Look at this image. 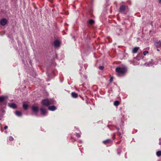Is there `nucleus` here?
<instances>
[{"label":"nucleus","mask_w":161,"mask_h":161,"mask_svg":"<svg viewBox=\"0 0 161 161\" xmlns=\"http://www.w3.org/2000/svg\"><path fill=\"white\" fill-rule=\"evenodd\" d=\"M126 71V69L125 67H118L116 68L115 69L117 75L119 77L124 75Z\"/></svg>","instance_id":"f257e3e1"},{"label":"nucleus","mask_w":161,"mask_h":161,"mask_svg":"<svg viewBox=\"0 0 161 161\" xmlns=\"http://www.w3.org/2000/svg\"><path fill=\"white\" fill-rule=\"evenodd\" d=\"M54 101L51 99H45L42 100V104L44 106H48L51 104L54 103Z\"/></svg>","instance_id":"f03ea898"},{"label":"nucleus","mask_w":161,"mask_h":161,"mask_svg":"<svg viewBox=\"0 0 161 161\" xmlns=\"http://www.w3.org/2000/svg\"><path fill=\"white\" fill-rule=\"evenodd\" d=\"M41 114L43 116H45L47 115V110L45 108H40Z\"/></svg>","instance_id":"7ed1b4c3"},{"label":"nucleus","mask_w":161,"mask_h":161,"mask_svg":"<svg viewBox=\"0 0 161 161\" xmlns=\"http://www.w3.org/2000/svg\"><path fill=\"white\" fill-rule=\"evenodd\" d=\"M8 22L7 19L5 18L2 19L0 21V24L3 26L5 25Z\"/></svg>","instance_id":"20e7f679"},{"label":"nucleus","mask_w":161,"mask_h":161,"mask_svg":"<svg viewBox=\"0 0 161 161\" xmlns=\"http://www.w3.org/2000/svg\"><path fill=\"white\" fill-rule=\"evenodd\" d=\"M126 8V6L124 5L121 6L119 8V11L121 13H123Z\"/></svg>","instance_id":"39448f33"},{"label":"nucleus","mask_w":161,"mask_h":161,"mask_svg":"<svg viewBox=\"0 0 161 161\" xmlns=\"http://www.w3.org/2000/svg\"><path fill=\"white\" fill-rule=\"evenodd\" d=\"M53 45L55 47H59L60 45V43L58 40H56L53 42Z\"/></svg>","instance_id":"423d86ee"},{"label":"nucleus","mask_w":161,"mask_h":161,"mask_svg":"<svg viewBox=\"0 0 161 161\" xmlns=\"http://www.w3.org/2000/svg\"><path fill=\"white\" fill-rule=\"evenodd\" d=\"M56 109V107L54 106H49L48 107V110L52 111H55Z\"/></svg>","instance_id":"0eeeda50"},{"label":"nucleus","mask_w":161,"mask_h":161,"mask_svg":"<svg viewBox=\"0 0 161 161\" xmlns=\"http://www.w3.org/2000/svg\"><path fill=\"white\" fill-rule=\"evenodd\" d=\"M7 98L6 96H3L0 97V103L3 102Z\"/></svg>","instance_id":"6e6552de"},{"label":"nucleus","mask_w":161,"mask_h":161,"mask_svg":"<svg viewBox=\"0 0 161 161\" xmlns=\"http://www.w3.org/2000/svg\"><path fill=\"white\" fill-rule=\"evenodd\" d=\"M32 111L35 112H37L38 110V107L33 106L32 108Z\"/></svg>","instance_id":"1a4fd4ad"},{"label":"nucleus","mask_w":161,"mask_h":161,"mask_svg":"<svg viewBox=\"0 0 161 161\" xmlns=\"http://www.w3.org/2000/svg\"><path fill=\"white\" fill-rule=\"evenodd\" d=\"M71 95L72 97L74 98H76L78 96V94L75 92H72L71 93Z\"/></svg>","instance_id":"9d476101"},{"label":"nucleus","mask_w":161,"mask_h":161,"mask_svg":"<svg viewBox=\"0 0 161 161\" xmlns=\"http://www.w3.org/2000/svg\"><path fill=\"white\" fill-rule=\"evenodd\" d=\"M15 114L19 117L21 116H22V113L21 112L18 111H16L15 112Z\"/></svg>","instance_id":"9b49d317"},{"label":"nucleus","mask_w":161,"mask_h":161,"mask_svg":"<svg viewBox=\"0 0 161 161\" xmlns=\"http://www.w3.org/2000/svg\"><path fill=\"white\" fill-rule=\"evenodd\" d=\"M139 48V47H135L132 49V53H136L137 52Z\"/></svg>","instance_id":"f8f14e48"},{"label":"nucleus","mask_w":161,"mask_h":161,"mask_svg":"<svg viewBox=\"0 0 161 161\" xmlns=\"http://www.w3.org/2000/svg\"><path fill=\"white\" fill-rule=\"evenodd\" d=\"M111 142V140L110 139H107L106 140L103 141V143L105 144H107L108 143H109Z\"/></svg>","instance_id":"ddd939ff"},{"label":"nucleus","mask_w":161,"mask_h":161,"mask_svg":"<svg viewBox=\"0 0 161 161\" xmlns=\"http://www.w3.org/2000/svg\"><path fill=\"white\" fill-rule=\"evenodd\" d=\"M9 106L14 108H17V106L15 103H12L9 104Z\"/></svg>","instance_id":"4468645a"},{"label":"nucleus","mask_w":161,"mask_h":161,"mask_svg":"<svg viewBox=\"0 0 161 161\" xmlns=\"http://www.w3.org/2000/svg\"><path fill=\"white\" fill-rule=\"evenodd\" d=\"M155 44L156 45V46L157 47H159L161 46V42L160 41H159L157 42H155Z\"/></svg>","instance_id":"2eb2a0df"},{"label":"nucleus","mask_w":161,"mask_h":161,"mask_svg":"<svg viewBox=\"0 0 161 161\" xmlns=\"http://www.w3.org/2000/svg\"><path fill=\"white\" fill-rule=\"evenodd\" d=\"M94 21L92 19H90L88 21V23L91 25H92L94 24Z\"/></svg>","instance_id":"dca6fc26"},{"label":"nucleus","mask_w":161,"mask_h":161,"mask_svg":"<svg viewBox=\"0 0 161 161\" xmlns=\"http://www.w3.org/2000/svg\"><path fill=\"white\" fill-rule=\"evenodd\" d=\"M23 108L26 110L27 109L28 107V105L27 104L24 103L23 105Z\"/></svg>","instance_id":"f3484780"},{"label":"nucleus","mask_w":161,"mask_h":161,"mask_svg":"<svg viewBox=\"0 0 161 161\" xmlns=\"http://www.w3.org/2000/svg\"><path fill=\"white\" fill-rule=\"evenodd\" d=\"M114 104L115 106H118L119 104V102L118 101H115L114 102Z\"/></svg>","instance_id":"a211bd4d"},{"label":"nucleus","mask_w":161,"mask_h":161,"mask_svg":"<svg viewBox=\"0 0 161 161\" xmlns=\"http://www.w3.org/2000/svg\"><path fill=\"white\" fill-rule=\"evenodd\" d=\"M156 155L158 157H160L161 156V151H159L157 152Z\"/></svg>","instance_id":"6ab92c4d"},{"label":"nucleus","mask_w":161,"mask_h":161,"mask_svg":"<svg viewBox=\"0 0 161 161\" xmlns=\"http://www.w3.org/2000/svg\"><path fill=\"white\" fill-rule=\"evenodd\" d=\"M148 53V52L147 51H144L143 52V54L144 56L146 55Z\"/></svg>","instance_id":"aec40b11"},{"label":"nucleus","mask_w":161,"mask_h":161,"mask_svg":"<svg viewBox=\"0 0 161 161\" xmlns=\"http://www.w3.org/2000/svg\"><path fill=\"white\" fill-rule=\"evenodd\" d=\"M99 69L101 70H102L103 69L104 67L103 66H100L99 67Z\"/></svg>","instance_id":"412c9836"},{"label":"nucleus","mask_w":161,"mask_h":161,"mask_svg":"<svg viewBox=\"0 0 161 161\" xmlns=\"http://www.w3.org/2000/svg\"><path fill=\"white\" fill-rule=\"evenodd\" d=\"M76 136L78 137H80V134L79 133H76Z\"/></svg>","instance_id":"4be33fe9"},{"label":"nucleus","mask_w":161,"mask_h":161,"mask_svg":"<svg viewBox=\"0 0 161 161\" xmlns=\"http://www.w3.org/2000/svg\"><path fill=\"white\" fill-rule=\"evenodd\" d=\"M13 140H14V138L12 136H10L9 137V140L10 141H12Z\"/></svg>","instance_id":"5701e85b"},{"label":"nucleus","mask_w":161,"mask_h":161,"mask_svg":"<svg viewBox=\"0 0 161 161\" xmlns=\"http://www.w3.org/2000/svg\"><path fill=\"white\" fill-rule=\"evenodd\" d=\"M113 80V78L112 77H111L110 79V82H112Z\"/></svg>","instance_id":"b1692460"},{"label":"nucleus","mask_w":161,"mask_h":161,"mask_svg":"<svg viewBox=\"0 0 161 161\" xmlns=\"http://www.w3.org/2000/svg\"><path fill=\"white\" fill-rule=\"evenodd\" d=\"M8 127V126H4V129L5 130H6L7 129Z\"/></svg>","instance_id":"393cba45"},{"label":"nucleus","mask_w":161,"mask_h":161,"mask_svg":"<svg viewBox=\"0 0 161 161\" xmlns=\"http://www.w3.org/2000/svg\"><path fill=\"white\" fill-rule=\"evenodd\" d=\"M159 2L160 3H161V0H159Z\"/></svg>","instance_id":"a878e982"},{"label":"nucleus","mask_w":161,"mask_h":161,"mask_svg":"<svg viewBox=\"0 0 161 161\" xmlns=\"http://www.w3.org/2000/svg\"><path fill=\"white\" fill-rule=\"evenodd\" d=\"M159 144L161 145V142H159Z\"/></svg>","instance_id":"bb28decb"}]
</instances>
